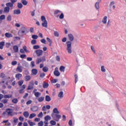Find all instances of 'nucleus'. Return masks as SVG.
I'll return each instance as SVG.
<instances>
[{
	"instance_id": "obj_1",
	"label": "nucleus",
	"mask_w": 126,
	"mask_h": 126,
	"mask_svg": "<svg viewBox=\"0 0 126 126\" xmlns=\"http://www.w3.org/2000/svg\"><path fill=\"white\" fill-rule=\"evenodd\" d=\"M66 50L69 55L72 54V47H71V41H68L66 42Z\"/></svg>"
},
{
	"instance_id": "obj_2",
	"label": "nucleus",
	"mask_w": 126,
	"mask_h": 126,
	"mask_svg": "<svg viewBox=\"0 0 126 126\" xmlns=\"http://www.w3.org/2000/svg\"><path fill=\"white\" fill-rule=\"evenodd\" d=\"M41 20L42 22V26L45 28H48V21H47L46 17L44 16H42L41 17Z\"/></svg>"
},
{
	"instance_id": "obj_3",
	"label": "nucleus",
	"mask_w": 126,
	"mask_h": 126,
	"mask_svg": "<svg viewBox=\"0 0 126 126\" xmlns=\"http://www.w3.org/2000/svg\"><path fill=\"white\" fill-rule=\"evenodd\" d=\"M51 117L54 121H56V122H59L62 116L60 114L52 113Z\"/></svg>"
},
{
	"instance_id": "obj_4",
	"label": "nucleus",
	"mask_w": 126,
	"mask_h": 126,
	"mask_svg": "<svg viewBox=\"0 0 126 126\" xmlns=\"http://www.w3.org/2000/svg\"><path fill=\"white\" fill-rule=\"evenodd\" d=\"M27 29L24 26H22L18 32V34L19 36H22L25 32H26Z\"/></svg>"
},
{
	"instance_id": "obj_5",
	"label": "nucleus",
	"mask_w": 126,
	"mask_h": 126,
	"mask_svg": "<svg viewBox=\"0 0 126 126\" xmlns=\"http://www.w3.org/2000/svg\"><path fill=\"white\" fill-rule=\"evenodd\" d=\"M54 74L55 75V76H60L61 75V73H60V71H59V68L56 67L55 68V71L54 72Z\"/></svg>"
},
{
	"instance_id": "obj_6",
	"label": "nucleus",
	"mask_w": 126,
	"mask_h": 126,
	"mask_svg": "<svg viewBox=\"0 0 126 126\" xmlns=\"http://www.w3.org/2000/svg\"><path fill=\"white\" fill-rule=\"evenodd\" d=\"M35 53H36L37 57H40V56H42V55H43V50H37L35 51Z\"/></svg>"
},
{
	"instance_id": "obj_7",
	"label": "nucleus",
	"mask_w": 126,
	"mask_h": 126,
	"mask_svg": "<svg viewBox=\"0 0 126 126\" xmlns=\"http://www.w3.org/2000/svg\"><path fill=\"white\" fill-rule=\"evenodd\" d=\"M18 66L16 68V71H18V72H22V71L23 70V67L20 65V64H18Z\"/></svg>"
},
{
	"instance_id": "obj_8",
	"label": "nucleus",
	"mask_w": 126,
	"mask_h": 126,
	"mask_svg": "<svg viewBox=\"0 0 126 126\" xmlns=\"http://www.w3.org/2000/svg\"><path fill=\"white\" fill-rule=\"evenodd\" d=\"M108 21V16H105L102 18L101 22L103 24H107V22Z\"/></svg>"
},
{
	"instance_id": "obj_9",
	"label": "nucleus",
	"mask_w": 126,
	"mask_h": 126,
	"mask_svg": "<svg viewBox=\"0 0 126 126\" xmlns=\"http://www.w3.org/2000/svg\"><path fill=\"white\" fill-rule=\"evenodd\" d=\"M9 116H12V113H13V110L10 108H7L5 110Z\"/></svg>"
},
{
	"instance_id": "obj_10",
	"label": "nucleus",
	"mask_w": 126,
	"mask_h": 126,
	"mask_svg": "<svg viewBox=\"0 0 126 126\" xmlns=\"http://www.w3.org/2000/svg\"><path fill=\"white\" fill-rule=\"evenodd\" d=\"M62 11L60 10H55L54 11V14L57 16V17H59L60 16V15L62 13Z\"/></svg>"
},
{
	"instance_id": "obj_11",
	"label": "nucleus",
	"mask_w": 126,
	"mask_h": 126,
	"mask_svg": "<svg viewBox=\"0 0 126 126\" xmlns=\"http://www.w3.org/2000/svg\"><path fill=\"white\" fill-rule=\"evenodd\" d=\"M68 37L69 41H70L71 42H72V41H73V40H74V36L71 33H69L68 34Z\"/></svg>"
},
{
	"instance_id": "obj_12",
	"label": "nucleus",
	"mask_w": 126,
	"mask_h": 126,
	"mask_svg": "<svg viewBox=\"0 0 126 126\" xmlns=\"http://www.w3.org/2000/svg\"><path fill=\"white\" fill-rule=\"evenodd\" d=\"M5 36L6 37V38H12V37H13V35L9 32H6L5 33Z\"/></svg>"
},
{
	"instance_id": "obj_13",
	"label": "nucleus",
	"mask_w": 126,
	"mask_h": 126,
	"mask_svg": "<svg viewBox=\"0 0 126 126\" xmlns=\"http://www.w3.org/2000/svg\"><path fill=\"white\" fill-rule=\"evenodd\" d=\"M38 110H39L38 106H33L31 108V110H32V112H37Z\"/></svg>"
},
{
	"instance_id": "obj_14",
	"label": "nucleus",
	"mask_w": 126,
	"mask_h": 126,
	"mask_svg": "<svg viewBox=\"0 0 126 126\" xmlns=\"http://www.w3.org/2000/svg\"><path fill=\"white\" fill-rule=\"evenodd\" d=\"M6 5L7 7H9V8L10 7L11 9H12L13 8V4L11 2H8L6 4Z\"/></svg>"
},
{
	"instance_id": "obj_15",
	"label": "nucleus",
	"mask_w": 126,
	"mask_h": 126,
	"mask_svg": "<svg viewBox=\"0 0 126 126\" xmlns=\"http://www.w3.org/2000/svg\"><path fill=\"white\" fill-rule=\"evenodd\" d=\"M32 75H36L38 73V70L36 69H32Z\"/></svg>"
},
{
	"instance_id": "obj_16",
	"label": "nucleus",
	"mask_w": 126,
	"mask_h": 126,
	"mask_svg": "<svg viewBox=\"0 0 126 126\" xmlns=\"http://www.w3.org/2000/svg\"><path fill=\"white\" fill-rule=\"evenodd\" d=\"M8 116H9L7 112L6 111H4L3 112L2 114V118H8Z\"/></svg>"
},
{
	"instance_id": "obj_17",
	"label": "nucleus",
	"mask_w": 126,
	"mask_h": 126,
	"mask_svg": "<svg viewBox=\"0 0 126 126\" xmlns=\"http://www.w3.org/2000/svg\"><path fill=\"white\" fill-rule=\"evenodd\" d=\"M5 44V42L4 41L0 42V50H2L3 49V46Z\"/></svg>"
},
{
	"instance_id": "obj_18",
	"label": "nucleus",
	"mask_w": 126,
	"mask_h": 126,
	"mask_svg": "<svg viewBox=\"0 0 126 126\" xmlns=\"http://www.w3.org/2000/svg\"><path fill=\"white\" fill-rule=\"evenodd\" d=\"M15 77L17 79H18V80H19V79H20V78L22 77V74L20 73L16 74Z\"/></svg>"
},
{
	"instance_id": "obj_19",
	"label": "nucleus",
	"mask_w": 126,
	"mask_h": 126,
	"mask_svg": "<svg viewBox=\"0 0 126 126\" xmlns=\"http://www.w3.org/2000/svg\"><path fill=\"white\" fill-rule=\"evenodd\" d=\"M13 123L16 125L18 123V118L16 117H13Z\"/></svg>"
},
{
	"instance_id": "obj_20",
	"label": "nucleus",
	"mask_w": 126,
	"mask_h": 126,
	"mask_svg": "<svg viewBox=\"0 0 126 126\" xmlns=\"http://www.w3.org/2000/svg\"><path fill=\"white\" fill-rule=\"evenodd\" d=\"M52 114H60V111L57 108H54Z\"/></svg>"
},
{
	"instance_id": "obj_21",
	"label": "nucleus",
	"mask_w": 126,
	"mask_h": 126,
	"mask_svg": "<svg viewBox=\"0 0 126 126\" xmlns=\"http://www.w3.org/2000/svg\"><path fill=\"white\" fill-rule=\"evenodd\" d=\"M44 99H45V97L44 96H40L37 98V101L38 102H43V101H44Z\"/></svg>"
},
{
	"instance_id": "obj_22",
	"label": "nucleus",
	"mask_w": 126,
	"mask_h": 126,
	"mask_svg": "<svg viewBox=\"0 0 126 126\" xmlns=\"http://www.w3.org/2000/svg\"><path fill=\"white\" fill-rule=\"evenodd\" d=\"M21 12L20 9H15L14 10V14H20Z\"/></svg>"
},
{
	"instance_id": "obj_23",
	"label": "nucleus",
	"mask_w": 126,
	"mask_h": 126,
	"mask_svg": "<svg viewBox=\"0 0 126 126\" xmlns=\"http://www.w3.org/2000/svg\"><path fill=\"white\" fill-rule=\"evenodd\" d=\"M10 10V8L9 7H5L4 8V12L5 13H8V12H9V10Z\"/></svg>"
},
{
	"instance_id": "obj_24",
	"label": "nucleus",
	"mask_w": 126,
	"mask_h": 126,
	"mask_svg": "<svg viewBox=\"0 0 126 126\" xmlns=\"http://www.w3.org/2000/svg\"><path fill=\"white\" fill-rule=\"evenodd\" d=\"M100 2H96L95 3V8H96V9H97V10H99V8H100V6L99 5Z\"/></svg>"
},
{
	"instance_id": "obj_25",
	"label": "nucleus",
	"mask_w": 126,
	"mask_h": 126,
	"mask_svg": "<svg viewBox=\"0 0 126 126\" xmlns=\"http://www.w3.org/2000/svg\"><path fill=\"white\" fill-rule=\"evenodd\" d=\"M23 115L25 118H27L28 117H29V112H28V111L24 112L23 113Z\"/></svg>"
},
{
	"instance_id": "obj_26",
	"label": "nucleus",
	"mask_w": 126,
	"mask_h": 126,
	"mask_svg": "<svg viewBox=\"0 0 126 126\" xmlns=\"http://www.w3.org/2000/svg\"><path fill=\"white\" fill-rule=\"evenodd\" d=\"M60 70L61 72H64V70H65V67L61 66L60 68Z\"/></svg>"
},
{
	"instance_id": "obj_27",
	"label": "nucleus",
	"mask_w": 126,
	"mask_h": 126,
	"mask_svg": "<svg viewBox=\"0 0 126 126\" xmlns=\"http://www.w3.org/2000/svg\"><path fill=\"white\" fill-rule=\"evenodd\" d=\"M34 84L33 83H30V85L28 86V90H31L33 89V86Z\"/></svg>"
},
{
	"instance_id": "obj_28",
	"label": "nucleus",
	"mask_w": 126,
	"mask_h": 126,
	"mask_svg": "<svg viewBox=\"0 0 126 126\" xmlns=\"http://www.w3.org/2000/svg\"><path fill=\"white\" fill-rule=\"evenodd\" d=\"M51 119H52L51 118V116H49V115H47V116H45V117H44V120H45V121H51Z\"/></svg>"
},
{
	"instance_id": "obj_29",
	"label": "nucleus",
	"mask_w": 126,
	"mask_h": 126,
	"mask_svg": "<svg viewBox=\"0 0 126 126\" xmlns=\"http://www.w3.org/2000/svg\"><path fill=\"white\" fill-rule=\"evenodd\" d=\"M100 68L101 71H102V72H105L106 71V68L105 67V66L101 65Z\"/></svg>"
},
{
	"instance_id": "obj_30",
	"label": "nucleus",
	"mask_w": 126,
	"mask_h": 126,
	"mask_svg": "<svg viewBox=\"0 0 126 126\" xmlns=\"http://www.w3.org/2000/svg\"><path fill=\"white\" fill-rule=\"evenodd\" d=\"M13 50L15 52V53H18V46H13Z\"/></svg>"
},
{
	"instance_id": "obj_31",
	"label": "nucleus",
	"mask_w": 126,
	"mask_h": 126,
	"mask_svg": "<svg viewBox=\"0 0 126 126\" xmlns=\"http://www.w3.org/2000/svg\"><path fill=\"white\" fill-rule=\"evenodd\" d=\"M45 101H46V102H50V101H51V97L49 95H46L45 97Z\"/></svg>"
},
{
	"instance_id": "obj_32",
	"label": "nucleus",
	"mask_w": 126,
	"mask_h": 126,
	"mask_svg": "<svg viewBox=\"0 0 126 126\" xmlns=\"http://www.w3.org/2000/svg\"><path fill=\"white\" fill-rule=\"evenodd\" d=\"M35 117H36V114L32 113L30 114L29 116V119H33V118H35Z\"/></svg>"
},
{
	"instance_id": "obj_33",
	"label": "nucleus",
	"mask_w": 126,
	"mask_h": 126,
	"mask_svg": "<svg viewBox=\"0 0 126 126\" xmlns=\"http://www.w3.org/2000/svg\"><path fill=\"white\" fill-rule=\"evenodd\" d=\"M34 94V96H35V97L38 98V97H40V96H41V93L36 92V93H35Z\"/></svg>"
},
{
	"instance_id": "obj_34",
	"label": "nucleus",
	"mask_w": 126,
	"mask_h": 126,
	"mask_svg": "<svg viewBox=\"0 0 126 126\" xmlns=\"http://www.w3.org/2000/svg\"><path fill=\"white\" fill-rule=\"evenodd\" d=\"M59 98H63V92H60L58 94Z\"/></svg>"
},
{
	"instance_id": "obj_35",
	"label": "nucleus",
	"mask_w": 126,
	"mask_h": 126,
	"mask_svg": "<svg viewBox=\"0 0 126 126\" xmlns=\"http://www.w3.org/2000/svg\"><path fill=\"white\" fill-rule=\"evenodd\" d=\"M28 123L29 125L31 126H35L36 125L34 123L31 122V121H28Z\"/></svg>"
},
{
	"instance_id": "obj_36",
	"label": "nucleus",
	"mask_w": 126,
	"mask_h": 126,
	"mask_svg": "<svg viewBox=\"0 0 126 126\" xmlns=\"http://www.w3.org/2000/svg\"><path fill=\"white\" fill-rule=\"evenodd\" d=\"M64 17V15H63V12H62L59 15V18L60 19H63Z\"/></svg>"
},
{
	"instance_id": "obj_37",
	"label": "nucleus",
	"mask_w": 126,
	"mask_h": 126,
	"mask_svg": "<svg viewBox=\"0 0 126 126\" xmlns=\"http://www.w3.org/2000/svg\"><path fill=\"white\" fill-rule=\"evenodd\" d=\"M41 62H42V59H41L40 58H38L36 59V64H39V63Z\"/></svg>"
},
{
	"instance_id": "obj_38",
	"label": "nucleus",
	"mask_w": 126,
	"mask_h": 126,
	"mask_svg": "<svg viewBox=\"0 0 126 126\" xmlns=\"http://www.w3.org/2000/svg\"><path fill=\"white\" fill-rule=\"evenodd\" d=\"M48 87H49V84L47 83H44L43 84V88H48Z\"/></svg>"
},
{
	"instance_id": "obj_39",
	"label": "nucleus",
	"mask_w": 126,
	"mask_h": 126,
	"mask_svg": "<svg viewBox=\"0 0 126 126\" xmlns=\"http://www.w3.org/2000/svg\"><path fill=\"white\" fill-rule=\"evenodd\" d=\"M46 39H47V41H48L49 42V43H50L49 46H51L52 43H53L52 39H50V38H49V37H47Z\"/></svg>"
},
{
	"instance_id": "obj_40",
	"label": "nucleus",
	"mask_w": 126,
	"mask_h": 126,
	"mask_svg": "<svg viewBox=\"0 0 126 126\" xmlns=\"http://www.w3.org/2000/svg\"><path fill=\"white\" fill-rule=\"evenodd\" d=\"M12 102L14 104H17L18 102V100L17 98H14L12 100Z\"/></svg>"
},
{
	"instance_id": "obj_41",
	"label": "nucleus",
	"mask_w": 126,
	"mask_h": 126,
	"mask_svg": "<svg viewBox=\"0 0 126 126\" xmlns=\"http://www.w3.org/2000/svg\"><path fill=\"white\" fill-rule=\"evenodd\" d=\"M75 77V83L76 84L77 83V81H78V76H77V74H75L74 75Z\"/></svg>"
},
{
	"instance_id": "obj_42",
	"label": "nucleus",
	"mask_w": 126,
	"mask_h": 126,
	"mask_svg": "<svg viewBox=\"0 0 126 126\" xmlns=\"http://www.w3.org/2000/svg\"><path fill=\"white\" fill-rule=\"evenodd\" d=\"M110 26H111V20H108L106 24V27L108 28V27H110Z\"/></svg>"
},
{
	"instance_id": "obj_43",
	"label": "nucleus",
	"mask_w": 126,
	"mask_h": 126,
	"mask_svg": "<svg viewBox=\"0 0 126 126\" xmlns=\"http://www.w3.org/2000/svg\"><path fill=\"white\" fill-rule=\"evenodd\" d=\"M33 50H38V49H40V46L36 45L33 46Z\"/></svg>"
},
{
	"instance_id": "obj_44",
	"label": "nucleus",
	"mask_w": 126,
	"mask_h": 126,
	"mask_svg": "<svg viewBox=\"0 0 126 126\" xmlns=\"http://www.w3.org/2000/svg\"><path fill=\"white\" fill-rule=\"evenodd\" d=\"M50 125H51L52 126H56V125H57V122H56V121L52 120L50 121Z\"/></svg>"
},
{
	"instance_id": "obj_45",
	"label": "nucleus",
	"mask_w": 126,
	"mask_h": 126,
	"mask_svg": "<svg viewBox=\"0 0 126 126\" xmlns=\"http://www.w3.org/2000/svg\"><path fill=\"white\" fill-rule=\"evenodd\" d=\"M21 2L24 4V5H27V3H28L26 0H22Z\"/></svg>"
},
{
	"instance_id": "obj_46",
	"label": "nucleus",
	"mask_w": 126,
	"mask_h": 126,
	"mask_svg": "<svg viewBox=\"0 0 126 126\" xmlns=\"http://www.w3.org/2000/svg\"><path fill=\"white\" fill-rule=\"evenodd\" d=\"M31 44L32 45H36V44H37V40L35 39L32 40L31 41Z\"/></svg>"
},
{
	"instance_id": "obj_47",
	"label": "nucleus",
	"mask_w": 126,
	"mask_h": 126,
	"mask_svg": "<svg viewBox=\"0 0 126 126\" xmlns=\"http://www.w3.org/2000/svg\"><path fill=\"white\" fill-rule=\"evenodd\" d=\"M54 36L55 37H59V36H60V34L59 33V32L55 31L54 32Z\"/></svg>"
},
{
	"instance_id": "obj_48",
	"label": "nucleus",
	"mask_w": 126,
	"mask_h": 126,
	"mask_svg": "<svg viewBox=\"0 0 126 126\" xmlns=\"http://www.w3.org/2000/svg\"><path fill=\"white\" fill-rule=\"evenodd\" d=\"M11 97H12V95L11 94L4 95V98H5V99H6L7 98H11Z\"/></svg>"
},
{
	"instance_id": "obj_49",
	"label": "nucleus",
	"mask_w": 126,
	"mask_h": 126,
	"mask_svg": "<svg viewBox=\"0 0 126 126\" xmlns=\"http://www.w3.org/2000/svg\"><path fill=\"white\" fill-rule=\"evenodd\" d=\"M5 19V15H2L0 16V20H4Z\"/></svg>"
},
{
	"instance_id": "obj_50",
	"label": "nucleus",
	"mask_w": 126,
	"mask_h": 126,
	"mask_svg": "<svg viewBox=\"0 0 126 126\" xmlns=\"http://www.w3.org/2000/svg\"><path fill=\"white\" fill-rule=\"evenodd\" d=\"M10 46H11V44H10V43L6 42L5 43V47H6V48H9V47H10Z\"/></svg>"
},
{
	"instance_id": "obj_51",
	"label": "nucleus",
	"mask_w": 126,
	"mask_h": 126,
	"mask_svg": "<svg viewBox=\"0 0 126 126\" xmlns=\"http://www.w3.org/2000/svg\"><path fill=\"white\" fill-rule=\"evenodd\" d=\"M30 79H31V77L30 76H26V81H29Z\"/></svg>"
},
{
	"instance_id": "obj_52",
	"label": "nucleus",
	"mask_w": 126,
	"mask_h": 126,
	"mask_svg": "<svg viewBox=\"0 0 126 126\" xmlns=\"http://www.w3.org/2000/svg\"><path fill=\"white\" fill-rule=\"evenodd\" d=\"M43 70L44 72H47V71L49 70V68L47 67H44L43 68Z\"/></svg>"
},
{
	"instance_id": "obj_53",
	"label": "nucleus",
	"mask_w": 126,
	"mask_h": 126,
	"mask_svg": "<svg viewBox=\"0 0 126 126\" xmlns=\"http://www.w3.org/2000/svg\"><path fill=\"white\" fill-rule=\"evenodd\" d=\"M38 126H44V122L43 121H40L38 123Z\"/></svg>"
},
{
	"instance_id": "obj_54",
	"label": "nucleus",
	"mask_w": 126,
	"mask_h": 126,
	"mask_svg": "<svg viewBox=\"0 0 126 126\" xmlns=\"http://www.w3.org/2000/svg\"><path fill=\"white\" fill-rule=\"evenodd\" d=\"M7 21H11V15H8L7 17Z\"/></svg>"
},
{
	"instance_id": "obj_55",
	"label": "nucleus",
	"mask_w": 126,
	"mask_h": 126,
	"mask_svg": "<svg viewBox=\"0 0 126 126\" xmlns=\"http://www.w3.org/2000/svg\"><path fill=\"white\" fill-rule=\"evenodd\" d=\"M23 6V5H22V4L21 3H18V8H22Z\"/></svg>"
},
{
	"instance_id": "obj_56",
	"label": "nucleus",
	"mask_w": 126,
	"mask_h": 126,
	"mask_svg": "<svg viewBox=\"0 0 126 126\" xmlns=\"http://www.w3.org/2000/svg\"><path fill=\"white\" fill-rule=\"evenodd\" d=\"M52 83H57L58 82V79H54L51 81Z\"/></svg>"
},
{
	"instance_id": "obj_57",
	"label": "nucleus",
	"mask_w": 126,
	"mask_h": 126,
	"mask_svg": "<svg viewBox=\"0 0 126 126\" xmlns=\"http://www.w3.org/2000/svg\"><path fill=\"white\" fill-rule=\"evenodd\" d=\"M31 64L32 67H34V66H35V62L34 61H32L31 63Z\"/></svg>"
},
{
	"instance_id": "obj_58",
	"label": "nucleus",
	"mask_w": 126,
	"mask_h": 126,
	"mask_svg": "<svg viewBox=\"0 0 126 126\" xmlns=\"http://www.w3.org/2000/svg\"><path fill=\"white\" fill-rule=\"evenodd\" d=\"M40 42H41L42 43V44H46V43L47 42V41H46V39H42L40 40Z\"/></svg>"
},
{
	"instance_id": "obj_59",
	"label": "nucleus",
	"mask_w": 126,
	"mask_h": 126,
	"mask_svg": "<svg viewBox=\"0 0 126 126\" xmlns=\"http://www.w3.org/2000/svg\"><path fill=\"white\" fill-rule=\"evenodd\" d=\"M12 65H16L17 64V61H13L11 63Z\"/></svg>"
},
{
	"instance_id": "obj_60",
	"label": "nucleus",
	"mask_w": 126,
	"mask_h": 126,
	"mask_svg": "<svg viewBox=\"0 0 126 126\" xmlns=\"http://www.w3.org/2000/svg\"><path fill=\"white\" fill-rule=\"evenodd\" d=\"M56 60L57 62H60L61 61V58H60V56H57L56 57Z\"/></svg>"
},
{
	"instance_id": "obj_61",
	"label": "nucleus",
	"mask_w": 126,
	"mask_h": 126,
	"mask_svg": "<svg viewBox=\"0 0 126 126\" xmlns=\"http://www.w3.org/2000/svg\"><path fill=\"white\" fill-rule=\"evenodd\" d=\"M42 117H43V112H41L38 115V118H42Z\"/></svg>"
},
{
	"instance_id": "obj_62",
	"label": "nucleus",
	"mask_w": 126,
	"mask_h": 126,
	"mask_svg": "<svg viewBox=\"0 0 126 126\" xmlns=\"http://www.w3.org/2000/svg\"><path fill=\"white\" fill-rule=\"evenodd\" d=\"M23 82H24L23 81V80H21V81H19L18 84H19V86H21V85H22L23 84Z\"/></svg>"
},
{
	"instance_id": "obj_63",
	"label": "nucleus",
	"mask_w": 126,
	"mask_h": 126,
	"mask_svg": "<svg viewBox=\"0 0 126 126\" xmlns=\"http://www.w3.org/2000/svg\"><path fill=\"white\" fill-rule=\"evenodd\" d=\"M115 4V1H112L110 2L109 5L110 6H113Z\"/></svg>"
},
{
	"instance_id": "obj_64",
	"label": "nucleus",
	"mask_w": 126,
	"mask_h": 126,
	"mask_svg": "<svg viewBox=\"0 0 126 126\" xmlns=\"http://www.w3.org/2000/svg\"><path fill=\"white\" fill-rule=\"evenodd\" d=\"M32 39H38V35H32Z\"/></svg>"
}]
</instances>
